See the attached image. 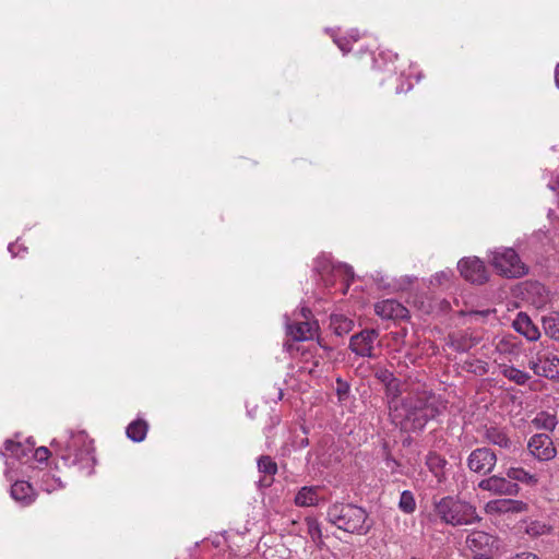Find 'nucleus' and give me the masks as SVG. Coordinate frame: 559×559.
Instances as JSON below:
<instances>
[{
	"instance_id": "f257e3e1",
	"label": "nucleus",
	"mask_w": 559,
	"mask_h": 559,
	"mask_svg": "<svg viewBox=\"0 0 559 559\" xmlns=\"http://www.w3.org/2000/svg\"><path fill=\"white\" fill-rule=\"evenodd\" d=\"M445 409L440 396L428 390L408 393L399 406H394L393 420L407 432L421 431L428 421Z\"/></svg>"
},
{
	"instance_id": "f03ea898",
	"label": "nucleus",
	"mask_w": 559,
	"mask_h": 559,
	"mask_svg": "<svg viewBox=\"0 0 559 559\" xmlns=\"http://www.w3.org/2000/svg\"><path fill=\"white\" fill-rule=\"evenodd\" d=\"M50 447L67 466H75L90 476L96 465L93 440L85 431H71L66 441L53 439Z\"/></svg>"
},
{
	"instance_id": "7ed1b4c3",
	"label": "nucleus",
	"mask_w": 559,
	"mask_h": 559,
	"mask_svg": "<svg viewBox=\"0 0 559 559\" xmlns=\"http://www.w3.org/2000/svg\"><path fill=\"white\" fill-rule=\"evenodd\" d=\"M326 519L338 530L356 535L368 534L373 525L367 511L353 503H332L328 508Z\"/></svg>"
},
{
	"instance_id": "20e7f679",
	"label": "nucleus",
	"mask_w": 559,
	"mask_h": 559,
	"mask_svg": "<svg viewBox=\"0 0 559 559\" xmlns=\"http://www.w3.org/2000/svg\"><path fill=\"white\" fill-rule=\"evenodd\" d=\"M432 506L436 516L447 525H473L481 520L475 506L455 496L433 497Z\"/></svg>"
},
{
	"instance_id": "39448f33",
	"label": "nucleus",
	"mask_w": 559,
	"mask_h": 559,
	"mask_svg": "<svg viewBox=\"0 0 559 559\" xmlns=\"http://www.w3.org/2000/svg\"><path fill=\"white\" fill-rule=\"evenodd\" d=\"M490 263L498 274L507 278H518L527 273V267L512 248L495 250Z\"/></svg>"
},
{
	"instance_id": "423d86ee",
	"label": "nucleus",
	"mask_w": 559,
	"mask_h": 559,
	"mask_svg": "<svg viewBox=\"0 0 559 559\" xmlns=\"http://www.w3.org/2000/svg\"><path fill=\"white\" fill-rule=\"evenodd\" d=\"M296 317L294 322H289L288 317L285 316L287 335L297 342L311 340L319 329L317 321L311 320V310L302 307Z\"/></svg>"
},
{
	"instance_id": "0eeeda50",
	"label": "nucleus",
	"mask_w": 559,
	"mask_h": 559,
	"mask_svg": "<svg viewBox=\"0 0 559 559\" xmlns=\"http://www.w3.org/2000/svg\"><path fill=\"white\" fill-rule=\"evenodd\" d=\"M478 488L495 496H518L521 488L506 475H491L478 483Z\"/></svg>"
},
{
	"instance_id": "6e6552de",
	"label": "nucleus",
	"mask_w": 559,
	"mask_h": 559,
	"mask_svg": "<svg viewBox=\"0 0 559 559\" xmlns=\"http://www.w3.org/2000/svg\"><path fill=\"white\" fill-rule=\"evenodd\" d=\"M497 464V455L490 448H477L467 457V467L477 474H490Z\"/></svg>"
},
{
	"instance_id": "1a4fd4ad",
	"label": "nucleus",
	"mask_w": 559,
	"mask_h": 559,
	"mask_svg": "<svg viewBox=\"0 0 559 559\" xmlns=\"http://www.w3.org/2000/svg\"><path fill=\"white\" fill-rule=\"evenodd\" d=\"M379 332L374 329H366L350 337L349 348L361 357H373V348L378 342Z\"/></svg>"
},
{
	"instance_id": "9d476101",
	"label": "nucleus",
	"mask_w": 559,
	"mask_h": 559,
	"mask_svg": "<svg viewBox=\"0 0 559 559\" xmlns=\"http://www.w3.org/2000/svg\"><path fill=\"white\" fill-rule=\"evenodd\" d=\"M484 510L488 515L501 516L523 513L527 510V504L522 500L500 498L488 501Z\"/></svg>"
},
{
	"instance_id": "9b49d317",
	"label": "nucleus",
	"mask_w": 559,
	"mask_h": 559,
	"mask_svg": "<svg viewBox=\"0 0 559 559\" xmlns=\"http://www.w3.org/2000/svg\"><path fill=\"white\" fill-rule=\"evenodd\" d=\"M527 448L530 453L539 461H550L557 454V450L551 438L546 433H536L532 436L528 440Z\"/></svg>"
},
{
	"instance_id": "f8f14e48",
	"label": "nucleus",
	"mask_w": 559,
	"mask_h": 559,
	"mask_svg": "<svg viewBox=\"0 0 559 559\" xmlns=\"http://www.w3.org/2000/svg\"><path fill=\"white\" fill-rule=\"evenodd\" d=\"M457 267L461 275L474 284H483L487 281V271L484 263L477 258L462 259Z\"/></svg>"
},
{
	"instance_id": "ddd939ff",
	"label": "nucleus",
	"mask_w": 559,
	"mask_h": 559,
	"mask_svg": "<svg viewBox=\"0 0 559 559\" xmlns=\"http://www.w3.org/2000/svg\"><path fill=\"white\" fill-rule=\"evenodd\" d=\"M536 376L548 379H559V358L557 356L538 355L528 362Z\"/></svg>"
},
{
	"instance_id": "4468645a",
	"label": "nucleus",
	"mask_w": 559,
	"mask_h": 559,
	"mask_svg": "<svg viewBox=\"0 0 559 559\" xmlns=\"http://www.w3.org/2000/svg\"><path fill=\"white\" fill-rule=\"evenodd\" d=\"M377 316L384 320H399L408 317V310L395 299H384L374 305Z\"/></svg>"
},
{
	"instance_id": "2eb2a0df",
	"label": "nucleus",
	"mask_w": 559,
	"mask_h": 559,
	"mask_svg": "<svg viewBox=\"0 0 559 559\" xmlns=\"http://www.w3.org/2000/svg\"><path fill=\"white\" fill-rule=\"evenodd\" d=\"M513 329L527 341L535 342L540 337L538 328L525 312H519L512 322Z\"/></svg>"
},
{
	"instance_id": "dca6fc26",
	"label": "nucleus",
	"mask_w": 559,
	"mask_h": 559,
	"mask_svg": "<svg viewBox=\"0 0 559 559\" xmlns=\"http://www.w3.org/2000/svg\"><path fill=\"white\" fill-rule=\"evenodd\" d=\"M11 498L23 507L32 504L36 499V492L32 485L25 480H17L11 486Z\"/></svg>"
},
{
	"instance_id": "f3484780",
	"label": "nucleus",
	"mask_w": 559,
	"mask_h": 559,
	"mask_svg": "<svg viewBox=\"0 0 559 559\" xmlns=\"http://www.w3.org/2000/svg\"><path fill=\"white\" fill-rule=\"evenodd\" d=\"M313 270L320 274L324 275L330 272H344L347 276H353V270L347 264H337L335 265L329 254L321 253L314 260Z\"/></svg>"
},
{
	"instance_id": "a211bd4d",
	"label": "nucleus",
	"mask_w": 559,
	"mask_h": 559,
	"mask_svg": "<svg viewBox=\"0 0 559 559\" xmlns=\"http://www.w3.org/2000/svg\"><path fill=\"white\" fill-rule=\"evenodd\" d=\"M318 487L305 486L301 487L295 496V504L298 507H313L318 504Z\"/></svg>"
},
{
	"instance_id": "6ab92c4d",
	"label": "nucleus",
	"mask_w": 559,
	"mask_h": 559,
	"mask_svg": "<svg viewBox=\"0 0 559 559\" xmlns=\"http://www.w3.org/2000/svg\"><path fill=\"white\" fill-rule=\"evenodd\" d=\"M499 371L504 378L518 385H524L531 379L528 372L518 369L512 365L502 364L499 366Z\"/></svg>"
},
{
	"instance_id": "aec40b11",
	"label": "nucleus",
	"mask_w": 559,
	"mask_h": 559,
	"mask_svg": "<svg viewBox=\"0 0 559 559\" xmlns=\"http://www.w3.org/2000/svg\"><path fill=\"white\" fill-rule=\"evenodd\" d=\"M486 440L493 444L503 449H508L511 445V440L508 437L507 432L498 427H488L485 431Z\"/></svg>"
},
{
	"instance_id": "412c9836",
	"label": "nucleus",
	"mask_w": 559,
	"mask_h": 559,
	"mask_svg": "<svg viewBox=\"0 0 559 559\" xmlns=\"http://www.w3.org/2000/svg\"><path fill=\"white\" fill-rule=\"evenodd\" d=\"M34 448V442L27 441L26 444H23L21 442H15L13 440H7L4 442V450L7 453H9L10 456L21 460L25 456H27Z\"/></svg>"
},
{
	"instance_id": "4be33fe9",
	"label": "nucleus",
	"mask_w": 559,
	"mask_h": 559,
	"mask_svg": "<svg viewBox=\"0 0 559 559\" xmlns=\"http://www.w3.org/2000/svg\"><path fill=\"white\" fill-rule=\"evenodd\" d=\"M506 475L513 483H522L525 485H536L538 479L535 475L528 473L523 467H509Z\"/></svg>"
},
{
	"instance_id": "5701e85b",
	"label": "nucleus",
	"mask_w": 559,
	"mask_h": 559,
	"mask_svg": "<svg viewBox=\"0 0 559 559\" xmlns=\"http://www.w3.org/2000/svg\"><path fill=\"white\" fill-rule=\"evenodd\" d=\"M478 343V338L472 337L467 333L453 335L450 337V346L459 352L466 353Z\"/></svg>"
},
{
	"instance_id": "b1692460",
	"label": "nucleus",
	"mask_w": 559,
	"mask_h": 559,
	"mask_svg": "<svg viewBox=\"0 0 559 559\" xmlns=\"http://www.w3.org/2000/svg\"><path fill=\"white\" fill-rule=\"evenodd\" d=\"M491 543V536L481 531H474L466 537V545L472 550H480Z\"/></svg>"
},
{
	"instance_id": "393cba45",
	"label": "nucleus",
	"mask_w": 559,
	"mask_h": 559,
	"mask_svg": "<svg viewBox=\"0 0 559 559\" xmlns=\"http://www.w3.org/2000/svg\"><path fill=\"white\" fill-rule=\"evenodd\" d=\"M126 432L133 442H141L146 437L147 424L142 419H136L128 425Z\"/></svg>"
},
{
	"instance_id": "a878e982",
	"label": "nucleus",
	"mask_w": 559,
	"mask_h": 559,
	"mask_svg": "<svg viewBox=\"0 0 559 559\" xmlns=\"http://www.w3.org/2000/svg\"><path fill=\"white\" fill-rule=\"evenodd\" d=\"M557 417L554 414L548 412H539L536 414L534 419L532 420V425L536 429H544L548 431H554L557 426Z\"/></svg>"
},
{
	"instance_id": "bb28decb",
	"label": "nucleus",
	"mask_w": 559,
	"mask_h": 559,
	"mask_svg": "<svg viewBox=\"0 0 559 559\" xmlns=\"http://www.w3.org/2000/svg\"><path fill=\"white\" fill-rule=\"evenodd\" d=\"M545 334L559 342V313H551L542 319Z\"/></svg>"
},
{
	"instance_id": "cd10ccee",
	"label": "nucleus",
	"mask_w": 559,
	"mask_h": 559,
	"mask_svg": "<svg viewBox=\"0 0 559 559\" xmlns=\"http://www.w3.org/2000/svg\"><path fill=\"white\" fill-rule=\"evenodd\" d=\"M353 321L341 316H332L331 317V328L333 329L334 333L338 336L345 335L349 333L353 329Z\"/></svg>"
},
{
	"instance_id": "c85d7f7f",
	"label": "nucleus",
	"mask_w": 559,
	"mask_h": 559,
	"mask_svg": "<svg viewBox=\"0 0 559 559\" xmlns=\"http://www.w3.org/2000/svg\"><path fill=\"white\" fill-rule=\"evenodd\" d=\"M463 369L477 376H484L488 372V364L478 358H468L464 361Z\"/></svg>"
},
{
	"instance_id": "c756f323",
	"label": "nucleus",
	"mask_w": 559,
	"mask_h": 559,
	"mask_svg": "<svg viewBox=\"0 0 559 559\" xmlns=\"http://www.w3.org/2000/svg\"><path fill=\"white\" fill-rule=\"evenodd\" d=\"M359 39V33L356 29H353L348 33L347 36L344 37H334L333 40L337 45V47L345 55L350 51L352 44L356 43Z\"/></svg>"
},
{
	"instance_id": "7c9ffc66",
	"label": "nucleus",
	"mask_w": 559,
	"mask_h": 559,
	"mask_svg": "<svg viewBox=\"0 0 559 559\" xmlns=\"http://www.w3.org/2000/svg\"><path fill=\"white\" fill-rule=\"evenodd\" d=\"M399 508L406 514H412L416 510V500L411 490H404L401 492Z\"/></svg>"
},
{
	"instance_id": "2f4dec72",
	"label": "nucleus",
	"mask_w": 559,
	"mask_h": 559,
	"mask_svg": "<svg viewBox=\"0 0 559 559\" xmlns=\"http://www.w3.org/2000/svg\"><path fill=\"white\" fill-rule=\"evenodd\" d=\"M526 533L532 537L547 535L551 531V526L540 521H533L526 526Z\"/></svg>"
},
{
	"instance_id": "473e14b6",
	"label": "nucleus",
	"mask_w": 559,
	"mask_h": 559,
	"mask_svg": "<svg viewBox=\"0 0 559 559\" xmlns=\"http://www.w3.org/2000/svg\"><path fill=\"white\" fill-rule=\"evenodd\" d=\"M426 464L431 472L437 474L444 468L447 461L438 453L430 452L426 457Z\"/></svg>"
},
{
	"instance_id": "72a5a7b5",
	"label": "nucleus",
	"mask_w": 559,
	"mask_h": 559,
	"mask_svg": "<svg viewBox=\"0 0 559 559\" xmlns=\"http://www.w3.org/2000/svg\"><path fill=\"white\" fill-rule=\"evenodd\" d=\"M40 487L46 492H52L62 487L60 478L55 477L49 473H45L40 480Z\"/></svg>"
},
{
	"instance_id": "f704fd0d",
	"label": "nucleus",
	"mask_w": 559,
	"mask_h": 559,
	"mask_svg": "<svg viewBox=\"0 0 559 559\" xmlns=\"http://www.w3.org/2000/svg\"><path fill=\"white\" fill-rule=\"evenodd\" d=\"M258 468L259 472L264 473L266 475H275L277 472V465L269 455H262L258 460Z\"/></svg>"
},
{
	"instance_id": "c9c22d12",
	"label": "nucleus",
	"mask_w": 559,
	"mask_h": 559,
	"mask_svg": "<svg viewBox=\"0 0 559 559\" xmlns=\"http://www.w3.org/2000/svg\"><path fill=\"white\" fill-rule=\"evenodd\" d=\"M308 534L312 538L313 542L320 540L322 537L320 523L312 518H308L306 520Z\"/></svg>"
},
{
	"instance_id": "e433bc0d",
	"label": "nucleus",
	"mask_w": 559,
	"mask_h": 559,
	"mask_svg": "<svg viewBox=\"0 0 559 559\" xmlns=\"http://www.w3.org/2000/svg\"><path fill=\"white\" fill-rule=\"evenodd\" d=\"M374 377L384 385L396 379L394 373L386 368H378L374 371Z\"/></svg>"
},
{
	"instance_id": "4c0bfd02",
	"label": "nucleus",
	"mask_w": 559,
	"mask_h": 559,
	"mask_svg": "<svg viewBox=\"0 0 559 559\" xmlns=\"http://www.w3.org/2000/svg\"><path fill=\"white\" fill-rule=\"evenodd\" d=\"M384 386H385L386 395L389 397H391L392 400L396 399L402 392L401 383L397 378Z\"/></svg>"
},
{
	"instance_id": "58836bf2",
	"label": "nucleus",
	"mask_w": 559,
	"mask_h": 559,
	"mask_svg": "<svg viewBox=\"0 0 559 559\" xmlns=\"http://www.w3.org/2000/svg\"><path fill=\"white\" fill-rule=\"evenodd\" d=\"M50 451L46 447H39L35 450L34 457L38 462H45L48 460Z\"/></svg>"
},
{
	"instance_id": "ea45409f",
	"label": "nucleus",
	"mask_w": 559,
	"mask_h": 559,
	"mask_svg": "<svg viewBox=\"0 0 559 559\" xmlns=\"http://www.w3.org/2000/svg\"><path fill=\"white\" fill-rule=\"evenodd\" d=\"M451 275L450 271H441L436 273L431 278V284L437 283L439 285L443 284L444 282L449 281Z\"/></svg>"
},
{
	"instance_id": "a19ab883",
	"label": "nucleus",
	"mask_w": 559,
	"mask_h": 559,
	"mask_svg": "<svg viewBox=\"0 0 559 559\" xmlns=\"http://www.w3.org/2000/svg\"><path fill=\"white\" fill-rule=\"evenodd\" d=\"M510 559H539V557L536 554H533L530 551H523V552L514 555Z\"/></svg>"
},
{
	"instance_id": "79ce46f5",
	"label": "nucleus",
	"mask_w": 559,
	"mask_h": 559,
	"mask_svg": "<svg viewBox=\"0 0 559 559\" xmlns=\"http://www.w3.org/2000/svg\"><path fill=\"white\" fill-rule=\"evenodd\" d=\"M379 58L381 59H388V60H395L397 58V55L396 53H393L392 51L388 50V51H382L379 53Z\"/></svg>"
},
{
	"instance_id": "37998d69",
	"label": "nucleus",
	"mask_w": 559,
	"mask_h": 559,
	"mask_svg": "<svg viewBox=\"0 0 559 559\" xmlns=\"http://www.w3.org/2000/svg\"><path fill=\"white\" fill-rule=\"evenodd\" d=\"M349 391V386L347 383H341L340 386L337 388V394L340 397L346 395Z\"/></svg>"
},
{
	"instance_id": "c03bdc74",
	"label": "nucleus",
	"mask_w": 559,
	"mask_h": 559,
	"mask_svg": "<svg viewBox=\"0 0 559 559\" xmlns=\"http://www.w3.org/2000/svg\"><path fill=\"white\" fill-rule=\"evenodd\" d=\"M548 187L554 190V191H558L559 190V174L556 176V178L548 185Z\"/></svg>"
},
{
	"instance_id": "a18cd8bd",
	"label": "nucleus",
	"mask_w": 559,
	"mask_h": 559,
	"mask_svg": "<svg viewBox=\"0 0 559 559\" xmlns=\"http://www.w3.org/2000/svg\"><path fill=\"white\" fill-rule=\"evenodd\" d=\"M412 87H413L412 83H408L406 86H404V84H401V85L396 86V93L400 94V93L408 92Z\"/></svg>"
},
{
	"instance_id": "49530a36",
	"label": "nucleus",
	"mask_w": 559,
	"mask_h": 559,
	"mask_svg": "<svg viewBox=\"0 0 559 559\" xmlns=\"http://www.w3.org/2000/svg\"><path fill=\"white\" fill-rule=\"evenodd\" d=\"M555 83L556 86L559 88V63L555 68Z\"/></svg>"
},
{
	"instance_id": "de8ad7c7",
	"label": "nucleus",
	"mask_w": 559,
	"mask_h": 559,
	"mask_svg": "<svg viewBox=\"0 0 559 559\" xmlns=\"http://www.w3.org/2000/svg\"><path fill=\"white\" fill-rule=\"evenodd\" d=\"M17 247L16 243H10L8 247V250L11 252L13 257H16L19 253L15 251V248Z\"/></svg>"
},
{
	"instance_id": "09e8293b",
	"label": "nucleus",
	"mask_w": 559,
	"mask_h": 559,
	"mask_svg": "<svg viewBox=\"0 0 559 559\" xmlns=\"http://www.w3.org/2000/svg\"><path fill=\"white\" fill-rule=\"evenodd\" d=\"M473 559H490V558L486 555L479 554V555H475L473 557Z\"/></svg>"
},
{
	"instance_id": "8fccbe9b",
	"label": "nucleus",
	"mask_w": 559,
	"mask_h": 559,
	"mask_svg": "<svg viewBox=\"0 0 559 559\" xmlns=\"http://www.w3.org/2000/svg\"><path fill=\"white\" fill-rule=\"evenodd\" d=\"M308 443H309V442H308V439H307V438H305V439H302V440L300 441V445H301V447H307V445H308Z\"/></svg>"
},
{
	"instance_id": "3c124183",
	"label": "nucleus",
	"mask_w": 559,
	"mask_h": 559,
	"mask_svg": "<svg viewBox=\"0 0 559 559\" xmlns=\"http://www.w3.org/2000/svg\"><path fill=\"white\" fill-rule=\"evenodd\" d=\"M374 67L376 68H380L379 58H374Z\"/></svg>"
},
{
	"instance_id": "603ef678",
	"label": "nucleus",
	"mask_w": 559,
	"mask_h": 559,
	"mask_svg": "<svg viewBox=\"0 0 559 559\" xmlns=\"http://www.w3.org/2000/svg\"><path fill=\"white\" fill-rule=\"evenodd\" d=\"M0 455L4 457L7 454H5V452L0 450Z\"/></svg>"
}]
</instances>
